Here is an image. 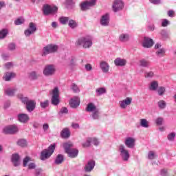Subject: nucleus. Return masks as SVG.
<instances>
[{
	"instance_id": "nucleus-29",
	"label": "nucleus",
	"mask_w": 176,
	"mask_h": 176,
	"mask_svg": "<svg viewBox=\"0 0 176 176\" xmlns=\"http://www.w3.org/2000/svg\"><path fill=\"white\" fill-rule=\"evenodd\" d=\"M159 87V82L156 80H154L151 82L150 85L148 86L149 90L152 91H156Z\"/></svg>"
},
{
	"instance_id": "nucleus-42",
	"label": "nucleus",
	"mask_w": 176,
	"mask_h": 176,
	"mask_svg": "<svg viewBox=\"0 0 176 176\" xmlns=\"http://www.w3.org/2000/svg\"><path fill=\"white\" fill-rule=\"evenodd\" d=\"M155 54L157 57H163L164 56V54H166V50L164 48L160 49L156 51Z\"/></svg>"
},
{
	"instance_id": "nucleus-25",
	"label": "nucleus",
	"mask_w": 176,
	"mask_h": 176,
	"mask_svg": "<svg viewBox=\"0 0 176 176\" xmlns=\"http://www.w3.org/2000/svg\"><path fill=\"white\" fill-rule=\"evenodd\" d=\"M18 120L21 122V123H27L28 120H30V116H28L25 113H21L18 115Z\"/></svg>"
},
{
	"instance_id": "nucleus-36",
	"label": "nucleus",
	"mask_w": 176,
	"mask_h": 176,
	"mask_svg": "<svg viewBox=\"0 0 176 176\" xmlns=\"http://www.w3.org/2000/svg\"><path fill=\"white\" fill-rule=\"evenodd\" d=\"M59 21L60 24L65 25L66 24H68V23H69V17L61 16L60 18H59Z\"/></svg>"
},
{
	"instance_id": "nucleus-20",
	"label": "nucleus",
	"mask_w": 176,
	"mask_h": 176,
	"mask_svg": "<svg viewBox=\"0 0 176 176\" xmlns=\"http://www.w3.org/2000/svg\"><path fill=\"white\" fill-rule=\"evenodd\" d=\"M36 107V102H35V100H30L26 104V109L28 112H32L35 109Z\"/></svg>"
},
{
	"instance_id": "nucleus-37",
	"label": "nucleus",
	"mask_w": 176,
	"mask_h": 176,
	"mask_svg": "<svg viewBox=\"0 0 176 176\" xmlns=\"http://www.w3.org/2000/svg\"><path fill=\"white\" fill-rule=\"evenodd\" d=\"M140 126L145 129H148V127H149V122H148V120L145 118L140 119Z\"/></svg>"
},
{
	"instance_id": "nucleus-61",
	"label": "nucleus",
	"mask_w": 176,
	"mask_h": 176,
	"mask_svg": "<svg viewBox=\"0 0 176 176\" xmlns=\"http://www.w3.org/2000/svg\"><path fill=\"white\" fill-rule=\"evenodd\" d=\"M36 167V165H35V163H30L28 165L29 170H34Z\"/></svg>"
},
{
	"instance_id": "nucleus-64",
	"label": "nucleus",
	"mask_w": 176,
	"mask_h": 176,
	"mask_svg": "<svg viewBox=\"0 0 176 176\" xmlns=\"http://www.w3.org/2000/svg\"><path fill=\"white\" fill-rule=\"evenodd\" d=\"M66 5L72 6V5H74V0H66Z\"/></svg>"
},
{
	"instance_id": "nucleus-52",
	"label": "nucleus",
	"mask_w": 176,
	"mask_h": 176,
	"mask_svg": "<svg viewBox=\"0 0 176 176\" xmlns=\"http://www.w3.org/2000/svg\"><path fill=\"white\" fill-rule=\"evenodd\" d=\"M164 120V119L163 118L159 117L156 119L155 123L157 126H162V124H163Z\"/></svg>"
},
{
	"instance_id": "nucleus-12",
	"label": "nucleus",
	"mask_w": 176,
	"mask_h": 176,
	"mask_svg": "<svg viewBox=\"0 0 176 176\" xmlns=\"http://www.w3.org/2000/svg\"><path fill=\"white\" fill-rule=\"evenodd\" d=\"M124 6V5L122 0H115L113 4V10L115 12H119L123 9Z\"/></svg>"
},
{
	"instance_id": "nucleus-50",
	"label": "nucleus",
	"mask_w": 176,
	"mask_h": 176,
	"mask_svg": "<svg viewBox=\"0 0 176 176\" xmlns=\"http://www.w3.org/2000/svg\"><path fill=\"white\" fill-rule=\"evenodd\" d=\"M25 20L23 18H19L14 21L15 25H21V24H23Z\"/></svg>"
},
{
	"instance_id": "nucleus-1",
	"label": "nucleus",
	"mask_w": 176,
	"mask_h": 176,
	"mask_svg": "<svg viewBox=\"0 0 176 176\" xmlns=\"http://www.w3.org/2000/svg\"><path fill=\"white\" fill-rule=\"evenodd\" d=\"M76 46H82L84 49H90L93 46V38L90 36L80 37L76 41Z\"/></svg>"
},
{
	"instance_id": "nucleus-27",
	"label": "nucleus",
	"mask_w": 176,
	"mask_h": 176,
	"mask_svg": "<svg viewBox=\"0 0 176 176\" xmlns=\"http://www.w3.org/2000/svg\"><path fill=\"white\" fill-rule=\"evenodd\" d=\"M139 65L143 68H149L151 62L146 59H142L139 61Z\"/></svg>"
},
{
	"instance_id": "nucleus-38",
	"label": "nucleus",
	"mask_w": 176,
	"mask_h": 176,
	"mask_svg": "<svg viewBox=\"0 0 176 176\" xmlns=\"http://www.w3.org/2000/svg\"><path fill=\"white\" fill-rule=\"evenodd\" d=\"M92 118L94 120H98L100 119V109L96 110L91 114Z\"/></svg>"
},
{
	"instance_id": "nucleus-23",
	"label": "nucleus",
	"mask_w": 176,
	"mask_h": 176,
	"mask_svg": "<svg viewBox=\"0 0 176 176\" xmlns=\"http://www.w3.org/2000/svg\"><path fill=\"white\" fill-rule=\"evenodd\" d=\"M13 78H16V73L13 72H6L5 73L3 79L6 82H9L13 79Z\"/></svg>"
},
{
	"instance_id": "nucleus-6",
	"label": "nucleus",
	"mask_w": 176,
	"mask_h": 176,
	"mask_svg": "<svg viewBox=\"0 0 176 176\" xmlns=\"http://www.w3.org/2000/svg\"><path fill=\"white\" fill-rule=\"evenodd\" d=\"M52 94L51 104L55 106L58 105L60 104V91L58 90V87H56L52 90Z\"/></svg>"
},
{
	"instance_id": "nucleus-28",
	"label": "nucleus",
	"mask_w": 176,
	"mask_h": 176,
	"mask_svg": "<svg viewBox=\"0 0 176 176\" xmlns=\"http://www.w3.org/2000/svg\"><path fill=\"white\" fill-rule=\"evenodd\" d=\"M98 110L97 109V107H96V104L94 103H89L87 106L86 111L87 112H95L96 111Z\"/></svg>"
},
{
	"instance_id": "nucleus-56",
	"label": "nucleus",
	"mask_w": 176,
	"mask_h": 176,
	"mask_svg": "<svg viewBox=\"0 0 176 176\" xmlns=\"http://www.w3.org/2000/svg\"><path fill=\"white\" fill-rule=\"evenodd\" d=\"M5 69H10L12 67H13V63L12 62H8L4 65Z\"/></svg>"
},
{
	"instance_id": "nucleus-11",
	"label": "nucleus",
	"mask_w": 176,
	"mask_h": 176,
	"mask_svg": "<svg viewBox=\"0 0 176 176\" xmlns=\"http://www.w3.org/2000/svg\"><path fill=\"white\" fill-rule=\"evenodd\" d=\"M37 30L36 24H35L34 22H31L29 24V28L25 30L24 34L26 36H31L32 34H35V32H36Z\"/></svg>"
},
{
	"instance_id": "nucleus-32",
	"label": "nucleus",
	"mask_w": 176,
	"mask_h": 176,
	"mask_svg": "<svg viewBox=\"0 0 176 176\" xmlns=\"http://www.w3.org/2000/svg\"><path fill=\"white\" fill-rule=\"evenodd\" d=\"M107 93V89L105 87H100L96 89V94L98 97L100 96H102V94H105Z\"/></svg>"
},
{
	"instance_id": "nucleus-8",
	"label": "nucleus",
	"mask_w": 176,
	"mask_h": 176,
	"mask_svg": "<svg viewBox=\"0 0 176 176\" xmlns=\"http://www.w3.org/2000/svg\"><path fill=\"white\" fill-rule=\"evenodd\" d=\"M97 2V0H90L86 1L84 2H82L80 4V8L82 12H86V10H89L91 8H93V6H96V3Z\"/></svg>"
},
{
	"instance_id": "nucleus-15",
	"label": "nucleus",
	"mask_w": 176,
	"mask_h": 176,
	"mask_svg": "<svg viewBox=\"0 0 176 176\" xmlns=\"http://www.w3.org/2000/svg\"><path fill=\"white\" fill-rule=\"evenodd\" d=\"M131 101H133V98H126L125 100L119 102L120 107L122 109H126L127 108V105H130L131 104Z\"/></svg>"
},
{
	"instance_id": "nucleus-30",
	"label": "nucleus",
	"mask_w": 176,
	"mask_h": 176,
	"mask_svg": "<svg viewBox=\"0 0 176 176\" xmlns=\"http://www.w3.org/2000/svg\"><path fill=\"white\" fill-rule=\"evenodd\" d=\"M69 104L71 108H78V106L80 104L79 103V99H78V98L71 99Z\"/></svg>"
},
{
	"instance_id": "nucleus-59",
	"label": "nucleus",
	"mask_w": 176,
	"mask_h": 176,
	"mask_svg": "<svg viewBox=\"0 0 176 176\" xmlns=\"http://www.w3.org/2000/svg\"><path fill=\"white\" fill-rule=\"evenodd\" d=\"M170 24V22L167 19H163L162 23V27H167Z\"/></svg>"
},
{
	"instance_id": "nucleus-34",
	"label": "nucleus",
	"mask_w": 176,
	"mask_h": 176,
	"mask_svg": "<svg viewBox=\"0 0 176 176\" xmlns=\"http://www.w3.org/2000/svg\"><path fill=\"white\" fill-rule=\"evenodd\" d=\"M8 34H9L8 29H2L0 30V39H5L8 36Z\"/></svg>"
},
{
	"instance_id": "nucleus-26",
	"label": "nucleus",
	"mask_w": 176,
	"mask_h": 176,
	"mask_svg": "<svg viewBox=\"0 0 176 176\" xmlns=\"http://www.w3.org/2000/svg\"><path fill=\"white\" fill-rule=\"evenodd\" d=\"M60 137L62 138H69V137H71V131H69V129H63L60 132Z\"/></svg>"
},
{
	"instance_id": "nucleus-46",
	"label": "nucleus",
	"mask_w": 176,
	"mask_h": 176,
	"mask_svg": "<svg viewBox=\"0 0 176 176\" xmlns=\"http://www.w3.org/2000/svg\"><path fill=\"white\" fill-rule=\"evenodd\" d=\"M71 89L73 90L74 93H79L80 91L79 87H78V85L75 83L72 84Z\"/></svg>"
},
{
	"instance_id": "nucleus-22",
	"label": "nucleus",
	"mask_w": 176,
	"mask_h": 176,
	"mask_svg": "<svg viewBox=\"0 0 176 176\" xmlns=\"http://www.w3.org/2000/svg\"><path fill=\"white\" fill-rule=\"evenodd\" d=\"M16 91H17V88H7L4 90V93L8 97H14V94H16Z\"/></svg>"
},
{
	"instance_id": "nucleus-33",
	"label": "nucleus",
	"mask_w": 176,
	"mask_h": 176,
	"mask_svg": "<svg viewBox=\"0 0 176 176\" xmlns=\"http://www.w3.org/2000/svg\"><path fill=\"white\" fill-rule=\"evenodd\" d=\"M64 162V156L63 155L58 154L54 161L55 164H61Z\"/></svg>"
},
{
	"instance_id": "nucleus-58",
	"label": "nucleus",
	"mask_w": 176,
	"mask_h": 176,
	"mask_svg": "<svg viewBox=\"0 0 176 176\" xmlns=\"http://www.w3.org/2000/svg\"><path fill=\"white\" fill-rule=\"evenodd\" d=\"M160 175L161 176H168V172L167 171V169H162L160 170Z\"/></svg>"
},
{
	"instance_id": "nucleus-3",
	"label": "nucleus",
	"mask_w": 176,
	"mask_h": 176,
	"mask_svg": "<svg viewBox=\"0 0 176 176\" xmlns=\"http://www.w3.org/2000/svg\"><path fill=\"white\" fill-rule=\"evenodd\" d=\"M54 149H56V144H51L47 149H45L41 152V160H46V159H49L53 153L54 152Z\"/></svg>"
},
{
	"instance_id": "nucleus-10",
	"label": "nucleus",
	"mask_w": 176,
	"mask_h": 176,
	"mask_svg": "<svg viewBox=\"0 0 176 176\" xmlns=\"http://www.w3.org/2000/svg\"><path fill=\"white\" fill-rule=\"evenodd\" d=\"M3 133L4 134H16L19 133V127L16 125H9L3 128Z\"/></svg>"
},
{
	"instance_id": "nucleus-49",
	"label": "nucleus",
	"mask_w": 176,
	"mask_h": 176,
	"mask_svg": "<svg viewBox=\"0 0 176 176\" xmlns=\"http://www.w3.org/2000/svg\"><path fill=\"white\" fill-rule=\"evenodd\" d=\"M91 144H93L95 146H98V145H100V142L96 138H91Z\"/></svg>"
},
{
	"instance_id": "nucleus-14",
	"label": "nucleus",
	"mask_w": 176,
	"mask_h": 176,
	"mask_svg": "<svg viewBox=\"0 0 176 176\" xmlns=\"http://www.w3.org/2000/svg\"><path fill=\"white\" fill-rule=\"evenodd\" d=\"M124 144L127 148L133 149L135 146V139L131 137L126 138Z\"/></svg>"
},
{
	"instance_id": "nucleus-39",
	"label": "nucleus",
	"mask_w": 176,
	"mask_h": 176,
	"mask_svg": "<svg viewBox=\"0 0 176 176\" xmlns=\"http://www.w3.org/2000/svg\"><path fill=\"white\" fill-rule=\"evenodd\" d=\"M68 25L70 28L74 30V28H76V27H78V23H76V21L71 19L69 21Z\"/></svg>"
},
{
	"instance_id": "nucleus-18",
	"label": "nucleus",
	"mask_w": 176,
	"mask_h": 176,
	"mask_svg": "<svg viewBox=\"0 0 176 176\" xmlns=\"http://www.w3.org/2000/svg\"><path fill=\"white\" fill-rule=\"evenodd\" d=\"M100 68L103 74H108L109 72V64L105 61L100 63Z\"/></svg>"
},
{
	"instance_id": "nucleus-63",
	"label": "nucleus",
	"mask_w": 176,
	"mask_h": 176,
	"mask_svg": "<svg viewBox=\"0 0 176 176\" xmlns=\"http://www.w3.org/2000/svg\"><path fill=\"white\" fill-rule=\"evenodd\" d=\"M43 129L44 131H47V130H49V124H43Z\"/></svg>"
},
{
	"instance_id": "nucleus-48",
	"label": "nucleus",
	"mask_w": 176,
	"mask_h": 176,
	"mask_svg": "<svg viewBox=\"0 0 176 176\" xmlns=\"http://www.w3.org/2000/svg\"><path fill=\"white\" fill-rule=\"evenodd\" d=\"M160 34L164 39H167V38H168V33H167L166 30H161Z\"/></svg>"
},
{
	"instance_id": "nucleus-31",
	"label": "nucleus",
	"mask_w": 176,
	"mask_h": 176,
	"mask_svg": "<svg viewBox=\"0 0 176 176\" xmlns=\"http://www.w3.org/2000/svg\"><path fill=\"white\" fill-rule=\"evenodd\" d=\"M28 78L30 80H36L39 78V74L36 72L33 71L28 74Z\"/></svg>"
},
{
	"instance_id": "nucleus-43",
	"label": "nucleus",
	"mask_w": 176,
	"mask_h": 176,
	"mask_svg": "<svg viewBox=\"0 0 176 176\" xmlns=\"http://www.w3.org/2000/svg\"><path fill=\"white\" fill-rule=\"evenodd\" d=\"M158 96H164V93H166V87H159L157 89Z\"/></svg>"
},
{
	"instance_id": "nucleus-9",
	"label": "nucleus",
	"mask_w": 176,
	"mask_h": 176,
	"mask_svg": "<svg viewBox=\"0 0 176 176\" xmlns=\"http://www.w3.org/2000/svg\"><path fill=\"white\" fill-rule=\"evenodd\" d=\"M45 76H53L56 74V67L54 65H47L43 70Z\"/></svg>"
},
{
	"instance_id": "nucleus-41",
	"label": "nucleus",
	"mask_w": 176,
	"mask_h": 176,
	"mask_svg": "<svg viewBox=\"0 0 176 176\" xmlns=\"http://www.w3.org/2000/svg\"><path fill=\"white\" fill-rule=\"evenodd\" d=\"M153 76H155V72H153V71L144 72V78L146 79H152Z\"/></svg>"
},
{
	"instance_id": "nucleus-13",
	"label": "nucleus",
	"mask_w": 176,
	"mask_h": 176,
	"mask_svg": "<svg viewBox=\"0 0 176 176\" xmlns=\"http://www.w3.org/2000/svg\"><path fill=\"white\" fill-rule=\"evenodd\" d=\"M153 39L145 36L144 38V41L142 42V46L143 47H146V49H149L153 46Z\"/></svg>"
},
{
	"instance_id": "nucleus-4",
	"label": "nucleus",
	"mask_w": 176,
	"mask_h": 176,
	"mask_svg": "<svg viewBox=\"0 0 176 176\" xmlns=\"http://www.w3.org/2000/svg\"><path fill=\"white\" fill-rule=\"evenodd\" d=\"M58 8L57 6H52L49 4H45L43 7V13L45 16H49V14H55L57 12Z\"/></svg>"
},
{
	"instance_id": "nucleus-16",
	"label": "nucleus",
	"mask_w": 176,
	"mask_h": 176,
	"mask_svg": "<svg viewBox=\"0 0 176 176\" xmlns=\"http://www.w3.org/2000/svg\"><path fill=\"white\" fill-rule=\"evenodd\" d=\"M100 24L103 27H108V25H109V14H105L102 16L100 19Z\"/></svg>"
},
{
	"instance_id": "nucleus-24",
	"label": "nucleus",
	"mask_w": 176,
	"mask_h": 176,
	"mask_svg": "<svg viewBox=\"0 0 176 176\" xmlns=\"http://www.w3.org/2000/svg\"><path fill=\"white\" fill-rule=\"evenodd\" d=\"M12 162L14 167L20 166V156L18 154H13L12 157Z\"/></svg>"
},
{
	"instance_id": "nucleus-40",
	"label": "nucleus",
	"mask_w": 176,
	"mask_h": 176,
	"mask_svg": "<svg viewBox=\"0 0 176 176\" xmlns=\"http://www.w3.org/2000/svg\"><path fill=\"white\" fill-rule=\"evenodd\" d=\"M91 145V138H87L86 141L82 144V148H89Z\"/></svg>"
},
{
	"instance_id": "nucleus-45",
	"label": "nucleus",
	"mask_w": 176,
	"mask_h": 176,
	"mask_svg": "<svg viewBox=\"0 0 176 176\" xmlns=\"http://www.w3.org/2000/svg\"><path fill=\"white\" fill-rule=\"evenodd\" d=\"M17 145H19V146H21L22 148H24V146H27V140L24 139H21L18 140Z\"/></svg>"
},
{
	"instance_id": "nucleus-44",
	"label": "nucleus",
	"mask_w": 176,
	"mask_h": 176,
	"mask_svg": "<svg viewBox=\"0 0 176 176\" xmlns=\"http://www.w3.org/2000/svg\"><path fill=\"white\" fill-rule=\"evenodd\" d=\"M69 67H75L76 65V58L75 56H71L69 58Z\"/></svg>"
},
{
	"instance_id": "nucleus-53",
	"label": "nucleus",
	"mask_w": 176,
	"mask_h": 176,
	"mask_svg": "<svg viewBox=\"0 0 176 176\" xmlns=\"http://www.w3.org/2000/svg\"><path fill=\"white\" fill-rule=\"evenodd\" d=\"M49 100H45L44 102H41L40 105L41 108H47L49 107Z\"/></svg>"
},
{
	"instance_id": "nucleus-57",
	"label": "nucleus",
	"mask_w": 176,
	"mask_h": 176,
	"mask_svg": "<svg viewBox=\"0 0 176 176\" xmlns=\"http://www.w3.org/2000/svg\"><path fill=\"white\" fill-rule=\"evenodd\" d=\"M31 160L30 157H26L23 159V167H27V164H28V162Z\"/></svg>"
},
{
	"instance_id": "nucleus-17",
	"label": "nucleus",
	"mask_w": 176,
	"mask_h": 176,
	"mask_svg": "<svg viewBox=\"0 0 176 176\" xmlns=\"http://www.w3.org/2000/svg\"><path fill=\"white\" fill-rule=\"evenodd\" d=\"M96 166V162L94 160H89L85 166V173H90Z\"/></svg>"
},
{
	"instance_id": "nucleus-60",
	"label": "nucleus",
	"mask_w": 176,
	"mask_h": 176,
	"mask_svg": "<svg viewBox=\"0 0 176 176\" xmlns=\"http://www.w3.org/2000/svg\"><path fill=\"white\" fill-rule=\"evenodd\" d=\"M60 113H68V109H67V107H62Z\"/></svg>"
},
{
	"instance_id": "nucleus-51",
	"label": "nucleus",
	"mask_w": 176,
	"mask_h": 176,
	"mask_svg": "<svg viewBox=\"0 0 176 176\" xmlns=\"http://www.w3.org/2000/svg\"><path fill=\"white\" fill-rule=\"evenodd\" d=\"M167 139L168 141H174V140H175V133L172 132L169 133L167 136Z\"/></svg>"
},
{
	"instance_id": "nucleus-62",
	"label": "nucleus",
	"mask_w": 176,
	"mask_h": 176,
	"mask_svg": "<svg viewBox=\"0 0 176 176\" xmlns=\"http://www.w3.org/2000/svg\"><path fill=\"white\" fill-rule=\"evenodd\" d=\"M85 69L87 71H91L93 69V67L90 65V63H87L85 65Z\"/></svg>"
},
{
	"instance_id": "nucleus-54",
	"label": "nucleus",
	"mask_w": 176,
	"mask_h": 176,
	"mask_svg": "<svg viewBox=\"0 0 176 176\" xmlns=\"http://www.w3.org/2000/svg\"><path fill=\"white\" fill-rule=\"evenodd\" d=\"M8 50H10L11 52L16 50V44L14 43H10L8 45Z\"/></svg>"
},
{
	"instance_id": "nucleus-35",
	"label": "nucleus",
	"mask_w": 176,
	"mask_h": 176,
	"mask_svg": "<svg viewBox=\"0 0 176 176\" xmlns=\"http://www.w3.org/2000/svg\"><path fill=\"white\" fill-rule=\"evenodd\" d=\"M157 107L160 109H164L167 107V103L166 101L161 100L157 102Z\"/></svg>"
},
{
	"instance_id": "nucleus-2",
	"label": "nucleus",
	"mask_w": 176,
	"mask_h": 176,
	"mask_svg": "<svg viewBox=\"0 0 176 176\" xmlns=\"http://www.w3.org/2000/svg\"><path fill=\"white\" fill-rule=\"evenodd\" d=\"M74 147V144L71 142H66L63 144V148L66 153H67L69 157H72V159L76 157L79 151L76 148H72Z\"/></svg>"
},
{
	"instance_id": "nucleus-47",
	"label": "nucleus",
	"mask_w": 176,
	"mask_h": 176,
	"mask_svg": "<svg viewBox=\"0 0 176 176\" xmlns=\"http://www.w3.org/2000/svg\"><path fill=\"white\" fill-rule=\"evenodd\" d=\"M19 98L23 104H25V105H27L28 104V102L31 100H30V98H28V97H23V95H21V97H19Z\"/></svg>"
},
{
	"instance_id": "nucleus-5",
	"label": "nucleus",
	"mask_w": 176,
	"mask_h": 176,
	"mask_svg": "<svg viewBox=\"0 0 176 176\" xmlns=\"http://www.w3.org/2000/svg\"><path fill=\"white\" fill-rule=\"evenodd\" d=\"M58 50V45L54 44H49L43 48V56H47L52 53H56Z\"/></svg>"
},
{
	"instance_id": "nucleus-55",
	"label": "nucleus",
	"mask_w": 176,
	"mask_h": 176,
	"mask_svg": "<svg viewBox=\"0 0 176 176\" xmlns=\"http://www.w3.org/2000/svg\"><path fill=\"white\" fill-rule=\"evenodd\" d=\"M155 152L150 151L148 154V159H149L150 160H153V159H155Z\"/></svg>"
},
{
	"instance_id": "nucleus-19",
	"label": "nucleus",
	"mask_w": 176,
	"mask_h": 176,
	"mask_svg": "<svg viewBox=\"0 0 176 176\" xmlns=\"http://www.w3.org/2000/svg\"><path fill=\"white\" fill-rule=\"evenodd\" d=\"M116 67H124L127 64V60L124 58H117L114 60Z\"/></svg>"
},
{
	"instance_id": "nucleus-21",
	"label": "nucleus",
	"mask_w": 176,
	"mask_h": 176,
	"mask_svg": "<svg viewBox=\"0 0 176 176\" xmlns=\"http://www.w3.org/2000/svg\"><path fill=\"white\" fill-rule=\"evenodd\" d=\"M119 41L122 43H126V42H129L130 41V34L128 33H122L119 36Z\"/></svg>"
},
{
	"instance_id": "nucleus-7",
	"label": "nucleus",
	"mask_w": 176,
	"mask_h": 176,
	"mask_svg": "<svg viewBox=\"0 0 176 176\" xmlns=\"http://www.w3.org/2000/svg\"><path fill=\"white\" fill-rule=\"evenodd\" d=\"M118 151L120 152V155L124 162H128L130 159V153H129V150L126 149L124 145L120 144L118 147Z\"/></svg>"
}]
</instances>
